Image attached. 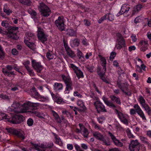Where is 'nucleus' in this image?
<instances>
[{"instance_id": "35", "label": "nucleus", "mask_w": 151, "mask_h": 151, "mask_svg": "<svg viewBox=\"0 0 151 151\" xmlns=\"http://www.w3.org/2000/svg\"><path fill=\"white\" fill-rule=\"evenodd\" d=\"M34 146L35 148V149L38 151H52V150L50 149H48V148H44L42 147H40L37 145H35Z\"/></svg>"}, {"instance_id": "8", "label": "nucleus", "mask_w": 151, "mask_h": 151, "mask_svg": "<svg viewBox=\"0 0 151 151\" xmlns=\"http://www.w3.org/2000/svg\"><path fill=\"white\" fill-rule=\"evenodd\" d=\"M37 35L39 40L43 43L47 40V36L44 32L43 29L39 27L37 30Z\"/></svg>"}, {"instance_id": "55", "label": "nucleus", "mask_w": 151, "mask_h": 151, "mask_svg": "<svg viewBox=\"0 0 151 151\" xmlns=\"http://www.w3.org/2000/svg\"><path fill=\"white\" fill-rule=\"evenodd\" d=\"M27 123L29 126H31L33 124L34 121L32 119L30 118L27 120Z\"/></svg>"}, {"instance_id": "41", "label": "nucleus", "mask_w": 151, "mask_h": 151, "mask_svg": "<svg viewBox=\"0 0 151 151\" xmlns=\"http://www.w3.org/2000/svg\"><path fill=\"white\" fill-rule=\"evenodd\" d=\"M140 138L142 143L148 146L149 145V141L147 138L143 136H141L140 137Z\"/></svg>"}, {"instance_id": "37", "label": "nucleus", "mask_w": 151, "mask_h": 151, "mask_svg": "<svg viewBox=\"0 0 151 151\" xmlns=\"http://www.w3.org/2000/svg\"><path fill=\"white\" fill-rule=\"evenodd\" d=\"M138 100L141 106L147 104L145 100L142 96H139Z\"/></svg>"}, {"instance_id": "17", "label": "nucleus", "mask_w": 151, "mask_h": 151, "mask_svg": "<svg viewBox=\"0 0 151 151\" xmlns=\"http://www.w3.org/2000/svg\"><path fill=\"white\" fill-rule=\"evenodd\" d=\"M23 64L25 67L26 68L29 73V75L31 76H34V73L33 70L30 68L29 65H30V62L29 60H27L23 63Z\"/></svg>"}, {"instance_id": "47", "label": "nucleus", "mask_w": 151, "mask_h": 151, "mask_svg": "<svg viewBox=\"0 0 151 151\" xmlns=\"http://www.w3.org/2000/svg\"><path fill=\"white\" fill-rule=\"evenodd\" d=\"M72 86H66L64 93L65 94H68L69 93L70 91L72 90Z\"/></svg>"}, {"instance_id": "31", "label": "nucleus", "mask_w": 151, "mask_h": 151, "mask_svg": "<svg viewBox=\"0 0 151 151\" xmlns=\"http://www.w3.org/2000/svg\"><path fill=\"white\" fill-rule=\"evenodd\" d=\"M149 115H151V109L147 104L141 106Z\"/></svg>"}, {"instance_id": "61", "label": "nucleus", "mask_w": 151, "mask_h": 151, "mask_svg": "<svg viewBox=\"0 0 151 151\" xmlns=\"http://www.w3.org/2000/svg\"><path fill=\"white\" fill-rule=\"evenodd\" d=\"M0 52H1V54L0 55V58L1 59H3L4 58V52L3 50L0 45Z\"/></svg>"}, {"instance_id": "32", "label": "nucleus", "mask_w": 151, "mask_h": 151, "mask_svg": "<svg viewBox=\"0 0 151 151\" xmlns=\"http://www.w3.org/2000/svg\"><path fill=\"white\" fill-rule=\"evenodd\" d=\"M3 11L4 12L6 13L8 16L9 15L13 12L12 10L8 7L7 4H5L4 5Z\"/></svg>"}, {"instance_id": "16", "label": "nucleus", "mask_w": 151, "mask_h": 151, "mask_svg": "<svg viewBox=\"0 0 151 151\" xmlns=\"http://www.w3.org/2000/svg\"><path fill=\"white\" fill-rule=\"evenodd\" d=\"M98 56L101 62V65L103 67L102 72L105 73L106 71V60L104 57H103L101 55H99Z\"/></svg>"}, {"instance_id": "3", "label": "nucleus", "mask_w": 151, "mask_h": 151, "mask_svg": "<svg viewBox=\"0 0 151 151\" xmlns=\"http://www.w3.org/2000/svg\"><path fill=\"white\" fill-rule=\"evenodd\" d=\"M7 130L8 132L17 136L22 139H24L26 137L24 131L21 129L17 130L14 128H9L7 129Z\"/></svg>"}, {"instance_id": "45", "label": "nucleus", "mask_w": 151, "mask_h": 151, "mask_svg": "<svg viewBox=\"0 0 151 151\" xmlns=\"http://www.w3.org/2000/svg\"><path fill=\"white\" fill-rule=\"evenodd\" d=\"M68 55L71 58H73L76 56L75 54L70 49L66 50Z\"/></svg>"}, {"instance_id": "27", "label": "nucleus", "mask_w": 151, "mask_h": 151, "mask_svg": "<svg viewBox=\"0 0 151 151\" xmlns=\"http://www.w3.org/2000/svg\"><path fill=\"white\" fill-rule=\"evenodd\" d=\"M93 136L97 139L100 140L103 139V136L101 133L97 131H93L92 132Z\"/></svg>"}, {"instance_id": "20", "label": "nucleus", "mask_w": 151, "mask_h": 151, "mask_svg": "<svg viewBox=\"0 0 151 151\" xmlns=\"http://www.w3.org/2000/svg\"><path fill=\"white\" fill-rule=\"evenodd\" d=\"M137 113L139 117L143 120L144 122H146L147 121L144 112L142 110L140 107L139 106V108H137Z\"/></svg>"}, {"instance_id": "4", "label": "nucleus", "mask_w": 151, "mask_h": 151, "mask_svg": "<svg viewBox=\"0 0 151 151\" xmlns=\"http://www.w3.org/2000/svg\"><path fill=\"white\" fill-rule=\"evenodd\" d=\"M40 11L42 16L46 17L49 16L51 13V10L49 7L43 3L40 4Z\"/></svg>"}, {"instance_id": "15", "label": "nucleus", "mask_w": 151, "mask_h": 151, "mask_svg": "<svg viewBox=\"0 0 151 151\" xmlns=\"http://www.w3.org/2000/svg\"><path fill=\"white\" fill-rule=\"evenodd\" d=\"M35 37V35L31 32H26L24 37V42L25 43H27L26 42L29 41H32V40H34Z\"/></svg>"}, {"instance_id": "7", "label": "nucleus", "mask_w": 151, "mask_h": 151, "mask_svg": "<svg viewBox=\"0 0 151 151\" xmlns=\"http://www.w3.org/2000/svg\"><path fill=\"white\" fill-rule=\"evenodd\" d=\"M94 104L98 113H99L100 112H107V111L105 108V106L99 100L95 102Z\"/></svg>"}, {"instance_id": "42", "label": "nucleus", "mask_w": 151, "mask_h": 151, "mask_svg": "<svg viewBox=\"0 0 151 151\" xmlns=\"http://www.w3.org/2000/svg\"><path fill=\"white\" fill-rule=\"evenodd\" d=\"M90 96L93 100H95L96 101L99 100L98 97H97L94 92L92 91H90Z\"/></svg>"}, {"instance_id": "34", "label": "nucleus", "mask_w": 151, "mask_h": 151, "mask_svg": "<svg viewBox=\"0 0 151 151\" xmlns=\"http://www.w3.org/2000/svg\"><path fill=\"white\" fill-rule=\"evenodd\" d=\"M139 108V106L137 104H135L133 106L134 109H130V113L131 115H134L137 113V108Z\"/></svg>"}, {"instance_id": "33", "label": "nucleus", "mask_w": 151, "mask_h": 151, "mask_svg": "<svg viewBox=\"0 0 151 151\" xmlns=\"http://www.w3.org/2000/svg\"><path fill=\"white\" fill-rule=\"evenodd\" d=\"M2 71L5 75L9 77H11L12 75L14 74L13 72L9 71L6 68H3Z\"/></svg>"}, {"instance_id": "64", "label": "nucleus", "mask_w": 151, "mask_h": 151, "mask_svg": "<svg viewBox=\"0 0 151 151\" xmlns=\"http://www.w3.org/2000/svg\"><path fill=\"white\" fill-rule=\"evenodd\" d=\"M73 95L74 96H78L80 98H82L83 97L82 95L77 91L74 92Z\"/></svg>"}, {"instance_id": "50", "label": "nucleus", "mask_w": 151, "mask_h": 151, "mask_svg": "<svg viewBox=\"0 0 151 151\" xmlns=\"http://www.w3.org/2000/svg\"><path fill=\"white\" fill-rule=\"evenodd\" d=\"M105 15L106 16V19L111 21L114 20V16L113 14L109 13L106 14Z\"/></svg>"}, {"instance_id": "22", "label": "nucleus", "mask_w": 151, "mask_h": 151, "mask_svg": "<svg viewBox=\"0 0 151 151\" xmlns=\"http://www.w3.org/2000/svg\"><path fill=\"white\" fill-rule=\"evenodd\" d=\"M51 111V114L53 116L54 119L57 122L58 124H60L62 122V121L58 114L53 110H52Z\"/></svg>"}, {"instance_id": "53", "label": "nucleus", "mask_w": 151, "mask_h": 151, "mask_svg": "<svg viewBox=\"0 0 151 151\" xmlns=\"http://www.w3.org/2000/svg\"><path fill=\"white\" fill-rule=\"evenodd\" d=\"M142 7V6L141 4L137 5L134 8L135 11H140Z\"/></svg>"}, {"instance_id": "59", "label": "nucleus", "mask_w": 151, "mask_h": 151, "mask_svg": "<svg viewBox=\"0 0 151 151\" xmlns=\"http://www.w3.org/2000/svg\"><path fill=\"white\" fill-rule=\"evenodd\" d=\"M73 44L75 46H78L79 45V40L78 39H76L73 40Z\"/></svg>"}, {"instance_id": "26", "label": "nucleus", "mask_w": 151, "mask_h": 151, "mask_svg": "<svg viewBox=\"0 0 151 151\" xmlns=\"http://www.w3.org/2000/svg\"><path fill=\"white\" fill-rule=\"evenodd\" d=\"M8 36L10 38L16 40L18 38L16 34L12 30H9L7 33Z\"/></svg>"}, {"instance_id": "52", "label": "nucleus", "mask_w": 151, "mask_h": 151, "mask_svg": "<svg viewBox=\"0 0 151 151\" xmlns=\"http://www.w3.org/2000/svg\"><path fill=\"white\" fill-rule=\"evenodd\" d=\"M101 141L102 142V143L104 145H110V142L108 140H106L103 137V139H102L101 140Z\"/></svg>"}, {"instance_id": "18", "label": "nucleus", "mask_w": 151, "mask_h": 151, "mask_svg": "<svg viewBox=\"0 0 151 151\" xmlns=\"http://www.w3.org/2000/svg\"><path fill=\"white\" fill-rule=\"evenodd\" d=\"M80 129H81V133L85 137H87L89 134L88 129L85 127L82 124H79Z\"/></svg>"}, {"instance_id": "28", "label": "nucleus", "mask_w": 151, "mask_h": 151, "mask_svg": "<svg viewBox=\"0 0 151 151\" xmlns=\"http://www.w3.org/2000/svg\"><path fill=\"white\" fill-rule=\"evenodd\" d=\"M130 7L127 4H124L122 5L121 7L122 12L124 14H127L129 11Z\"/></svg>"}, {"instance_id": "43", "label": "nucleus", "mask_w": 151, "mask_h": 151, "mask_svg": "<svg viewBox=\"0 0 151 151\" xmlns=\"http://www.w3.org/2000/svg\"><path fill=\"white\" fill-rule=\"evenodd\" d=\"M27 43L25 44L30 49L33 50H35V45L34 43H30L29 41L27 42Z\"/></svg>"}, {"instance_id": "2", "label": "nucleus", "mask_w": 151, "mask_h": 151, "mask_svg": "<svg viewBox=\"0 0 151 151\" xmlns=\"http://www.w3.org/2000/svg\"><path fill=\"white\" fill-rule=\"evenodd\" d=\"M102 99L104 103L108 106L112 108L114 111L115 113L117 114L118 118L124 124L128 125V124L127 116L126 115L123 114L122 113L117 110L116 109V106L113 102L109 101L107 98L105 96L102 97Z\"/></svg>"}, {"instance_id": "10", "label": "nucleus", "mask_w": 151, "mask_h": 151, "mask_svg": "<svg viewBox=\"0 0 151 151\" xmlns=\"http://www.w3.org/2000/svg\"><path fill=\"white\" fill-rule=\"evenodd\" d=\"M69 66L74 70L77 77L78 79L83 78L84 77V75L83 72L78 67L75 65L73 64H70L69 65Z\"/></svg>"}, {"instance_id": "13", "label": "nucleus", "mask_w": 151, "mask_h": 151, "mask_svg": "<svg viewBox=\"0 0 151 151\" xmlns=\"http://www.w3.org/2000/svg\"><path fill=\"white\" fill-rule=\"evenodd\" d=\"M148 41L145 40H140L138 44L140 50L143 52H145L148 49L149 44Z\"/></svg>"}, {"instance_id": "24", "label": "nucleus", "mask_w": 151, "mask_h": 151, "mask_svg": "<svg viewBox=\"0 0 151 151\" xmlns=\"http://www.w3.org/2000/svg\"><path fill=\"white\" fill-rule=\"evenodd\" d=\"M109 97L112 101L115 102L116 104L119 105L121 104L120 100L119 97H116L114 95H111Z\"/></svg>"}, {"instance_id": "58", "label": "nucleus", "mask_w": 151, "mask_h": 151, "mask_svg": "<svg viewBox=\"0 0 151 151\" xmlns=\"http://www.w3.org/2000/svg\"><path fill=\"white\" fill-rule=\"evenodd\" d=\"M77 55L79 59H81L82 58H83V57L82 52L78 49L77 50Z\"/></svg>"}, {"instance_id": "6", "label": "nucleus", "mask_w": 151, "mask_h": 151, "mask_svg": "<svg viewBox=\"0 0 151 151\" xmlns=\"http://www.w3.org/2000/svg\"><path fill=\"white\" fill-rule=\"evenodd\" d=\"M55 24L57 27L61 31L65 30V25L63 17H59L58 19L55 21Z\"/></svg>"}, {"instance_id": "57", "label": "nucleus", "mask_w": 151, "mask_h": 151, "mask_svg": "<svg viewBox=\"0 0 151 151\" xmlns=\"http://www.w3.org/2000/svg\"><path fill=\"white\" fill-rule=\"evenodd\" d=\"M32 94H33V97L36 99L39 98L40 97V95L37 91H33Z\"/></svg>"}, {"instance_id": "19", "label": "nucleus", "mask_w": 151, "mask_h": 151, "mask_svg": "<svg viewBox=\"0 0 151 151\" xmlns=\"http://www.w3.org/2000/svg\"><path fill=\"white\" fill-rule=\"evenodd\" d=\"M51 95L53 100H55L56 103L58 104H63L65 103V101L61 97L55 95L52 93H51Z\"/></svg>"}, {"instance_id": "40", "label": "nucleus", "mask_w": 151, "mask_h": 151, "mask_svg": "<svg viewBox=\"0 0 151 151\" xmlns=\"http://www.w3.org/2000/svg\"><path fill=\"white\" fill-rule=\"evenodd\" d=\"M53 143L52 142L49 143L47 145H44L41 144L39 146L40 147L43 148H50L52 147L53 146Z\"/></svg>"}, {"instance_id": "29", "label": "nucleus", "mask_w": 151, "mask_h": 151, "mask_svg": "<svg viewBox=\"0 0 151 151\" xmlns=\"http://www.w3.org/2000/svg\"><path fill=\"white\" fill-rule=\"evenodd\" d=\"M52 134L55 137V143L60 146H62L63 145V143L60 138L57 134L54 133H52Z\"/></svg>"}, {"instance_id": "25", "label": "nucleus", "mask_w": 151, "mask_h": 151, "mask_svg": "<svg viewBox=\"0 0 151 151\" xmlns=\"http://www.w3.org/2000/svg\"><path fill=\"white\" fill-rule=\"evenodd\" d=\"M118 87L122 91L124 92V89L127 90L128 85L127 83H123L121 84L119 82L117 81V83Z\"/></svg>"}, {"instance_id": "46", "label": "nucleus", "mask_w": 151, "mask_h": 151, "mask_svg": "<svg viewBox=\"0 0 151 151\" xmlns=\"http://www.w3.org/2000/svg\"><path fill=\"white\" fill-rule=\"evenodd\" d=\"M62 113L63 115H65L66 117L69 118H70L71 116L70 113L66 110H62Z\"/></svg>"}, {"instance_id": "30", "label": "nucleus", "mask_w": 151, "mask_h": 151, "mask_svg": "<svg viewBox=\"0 0 151 151\" xmlns=\"http://www.w3.org/2000/svg\"><path fill=\"white\" fill-rule=\"evenodd\" d=\"M105 73H104L100 72L99 73L98 75L100 76L101 79L102 80V81L107 84L110 83V81L109 80L107 79L104 76Z\"/></svg>"}, {"instance_id": "12", "label": "nucleus", "mask_w": 151, "mask_h": 151, "mask_svg": "<svg viewBox=\"0 0 151 151\" xmlns=\"http://www.w3.org/2000/svg\"><path fill=\"white\" fill-rule=\"evenodd\" d=\"M129 149L131 151H139V143L137 140H132L129 145Z\"/></svg>"}, {"instance_id": "62", "label": "nucleus", "mask_w": 151, "mask_h": 151, "mask_svg": "<svg viewBox=\"0 0 151 151\" xmlns=\"http://www.w3.org/2000/svg\"><path fill=\"white\" fill-rule=\"evenodd\" d=\"M74 147L77 151H83L81 149L80 146L77 144H75L74 145Z\"/></svg>"}, {"instance_id": "14", "label": "nucleus", "mask_w": 151, "mask_h": 151, "mask_svg": "<svg viewBox=\"0 0 151 151\" xmlns=\"http://www.w3.org/2000/svg\"><path fill=\"white\" fill-rule=\"evenodd\" d=\"M108 134L112 140V142L115 145L119 147H122L123 146V144L116 138L114 134L110 132H108Z\"/></svg>"}, {"instance_id": "51", "label": "nucleus", "mask_w": 151, "mask_h": 151, "mask_svg": "<svg viewBox=\"0 0 151 151\" xmlns=\"http://www.w3.org/2000/svg\"><path fill=\"white\" fill-rule=\"evenodd\" d=\"M137 60L138 61H141V65L140 67L142 68V70H143L144 71H146L145 68H146V66L144 64L143 61L142 60L139 59L138 58L137 59Z\"/></svg>"}, {"instance_id": "49", "label": "nucleus", "mask_w": 151, "mask_h": 151, "mask_svg": "<svg viewBox=\"0 0 151 151\" xmlns=\"http://www.w3.org/2000/svg\"><path fill=\"white\" fill-rule=\"evenodd\" d=\"M18 1L22 4L28 5L30 3L29 0H18Z\"/></svg>"}, {"instance_id": "5", "label": "nucleus", "mask_w": 151, "mask_h": 151, "mask_svg": "<svg viewBox=\"0 0 151 151\" xmlns=\"http://www.w3.org/2000/svg\"><path fill=\"white\" fill-rule=\"evenodd\" d=\"M23 116L15 114L11 115V117L9 120V122L14 124L20 123L23 121Z\"/></svg>"}, {"instance_id": "54", "label": "nucleus", "mask_w": 151, "mask_h": 151, "mask_svg": "<svg viewBox=\"0 0 151 151\" xmlns=\"http://www.w3.org/2000/svg\"><path fill=\"white\" fill-rule=\"evenodd\" d=\"M116 55V53L115 52H112L110 54L109 57V60L111 61H112Z\"/></svg>"}, {"instance_id": "36", "label": "nucleus", "mask_w": 151, "mask_h": 151, "mask_svg": "<svg viewBox=\"0 0 151 151\" xmlns=\"http://www.w3.org/2000/svg\"><path fill=\"white\" fill-rule=\"evenodd\" d=\"M10 118V117L8 115L0 112V120L7 119V120L9 122V120Z\"/></svg>"}, {"instance_id": "23", "label": "nucleus", "mask_w": 151, "mask_h": 151, "mask_svg": "<svg viewBox=\"0 0 151 151\" xmlns=\"http://www.w3.org/2000/svg\"><path fill=\"white\" fill-rule=\"evenodd\" d=\"M53 86L54 90L56 92H59L63 88V85L60 83L56 82L54 83Z\"/></svg>"}, {"instance_id": "9", "label": "nucleus", "mask_w": 151, "mask_h": 151, "mask_svg": "<svg viewBox=\"0 0 151 151\" xmlns=\"http://www.w3.org/2000/svg\"><path fill=\"white\" fill-rule=\"evenodd\" d=\"M117 36L119 38L117 40L118 43L116 45V47L117 49L120 50L122 47H125V40L120 34H117Z\"/></svg>"}, {"instance_id": "44", "label": "nucleus", "mask_w": 151, "mask_h": 151, "mask_svg": "<svg viewBox=\"0 0 151 151\" xmlns=\"http://www.w3.org/2000/svg\"><path fill=\"white\" fill-rule=\"evenodd\" d=\"M67 34L70 36H74L76 35V33L73 29H68L67 30Z\"/></svg>"}, {"instance_id": "11", "label": "nucleus", "mask_w": 151, "mask_h": 151, "mask_svg": "<svg viewBox=\"0 0 151 151\" xmlns=\"http://www.w3.org/2000/svg\"><path fill=\"white\" fill-rule=\"evenodd\" d=\"M32 67L38 73H40L43 68L41 63L37 62L35 60L32 59Z\"/></svg>"}, {"instance_id": "63", "label": "nucleus", "mask_w": 151, "mask_h": 151, "mask_svg": "<svg viewBox=\"0 0 151 151\" xmlns=\"http://www.w3.org/2000/svg\"><path fill=\"white\" fill-rule=\"evenodd\" d=\"M97 120L99 123L101 124L105 120V118L103 116H101L98 118Z\"/></svg>"}, {"instance_id": "56", "label": "nucleus", "mask_w": 151, "mask_h": 151, "mask_svg": "<svg viewBox=\"0 0 151 151\" xmlns=\"http://www.w3.org/2000/svg\"><path fill=\"white\" fill-rule=\"evenodd\" d=\"M46 57L48 59L50 60L53 58V55L50 52H48L47 53Z\"/></svg>"}, {"instance_id": "38", "label": "nucleus", "mask_w": 151, "mask_h": 151, "mask_svg": "<svg viewBox=\"0 0 151 151\" xmlns=\"http://www.w3.org/2000/svg\"><path fill=\"white\" fill-rule=\"evenodd\" d=\"M77 104L83 110H85L86 109L84 103L81 100H78L77 101Z\"/></svg>"}, {"instance_id": "21", "label": "nucleus", "mask_w": 151, "mask_h": 151, "mask_svg": "<svg viewBox=\"0 0 151 151\" xmlns=\"http://www.w3.org/2000/svg\"><path fill=\"white\" fill-rule=\"evenodd\" d=\"M62 78L63 81L66 86H72V82L70 78L68 76H66L64 75H62Z\"/></svg>"}, {"instance_id": "1", "label": "nucleus", "mask_w": 151, "mask_h": 151, "mask_svg": "<svg viewBox=\"0 0 151 151\" xmlns=\"http://www.w3.org/2000/svg\"><path fill=\"white\" fill-rule=\"evenodd\" d=\"M39 105L38 103H34L29 101H26L23 105H21L18 102H14L12 105L11 108L13 110L12 112L16 114L30 112L31 107L32 109H37V107Z\"/></svg>"}, {"instance_id": "39", "label": "nucleus", "mask_w": 151, "mask_h": 151, "mask_svg": "<svg viewBox=\"0 0 151 151\" xmlns=\"http://www.w3.org/2000/svg\"><path fill=\"white\" fill-rule=\"evenodd\" d=\"M30 112L32 114L33 116H35L40 118H43L42 116L39 112L35 110H31Z\"/></svg>"}, {"instance_id": "48", "label": "nucleus", "mask_w": 151, "mask_h": 151, "mask_svg": "<svg viewBox=\"0 0 151 151\" xmlns=\"http://www.w3.org/2000/svg\"><path fill=\"white\" fill-rule=\"evenodd\" d=\"M126 132L127 134V136L130 138H134V136L132 134L129 128H127L126 130Z\"/></svg>"}, {"instance_id": "60", "label": "nucleus", "mask_w": 151, "mask_h": 151, "mask_svg": "<svg viewBox=\"0 0 151 151\" xmlns=\"http://www.w3.org/2000/svg\"><path fill=\"white\" fill-rule=\"evenodd\" d=\"M136 71L137 72H138L139 73H141L142 72V68H141L140 66L139 65H137L136 66Z\"/></svg>"}]
</instances>
